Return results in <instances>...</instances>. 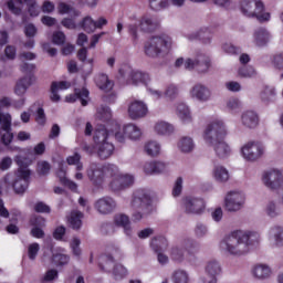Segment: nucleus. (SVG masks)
<instances>
[{
    "instance_id": "2f4dec72",
    "label": "nucleus",
    "mask_w": 283,
    "mask_h": 283,
    "mask_svg": "<svg viewBox=\"0 0 283 283\" xmlns=\"http://www.w3.org/2000/svg\"><path fill=\"white\" fill-rule=\"evenodd\" d=\"M271 274H272L271 266L263 263L256 264L252 269V275L256 280H269V277H271Z\"/></svg>"
},
{
    "instance_id": "6e6d98bb",
    "label": "nucleus",
    "mask_w": 283,
    "mask_h": 283,
    "mask_svg": "<svg viewBox=\"0 0 283 283\" xmlns=\"http://www.w3.org/2000/svg\"><path fill=\"white\" fill-rule=\"evenodd\" d=\"M53 262L57 264V266H65V264L70 263V255L64 253H55L53 254Z\"/></svg>"
},
{
    "instance_id": "6ab92c4d",
    "label": "nucleus",
    "mask_w": 283,
    "mask_h": 283,
    "mask_svg": "<svg viewBox=\"0 0 283 283\" xmlns=\"http://www.w3.org/2000/svg\"><path fill=\"white\" fill-rule=\"evenodd\" d=\"M182 207L187 213L198 216L205 211V200L196 197H186L182 200Z\"/></svg>"
},
{
    "instance_id": "37998d69",
    "label": "nucleus",
    "mask_w": 283,
    "mask_h": 283,
    "mask_svg": "<svg viewBox=\"0 0 283 283\" xmlns=\"http://www.w3.org/2000/svg\"><path fill=\"white\" fill-rule=\"evenodd\" d=\"M33 224H35V227L31 229V235L38 239L45 238V232L43 231V229L39 228L45 227V219L43 217H38L35 218Z\"/></svg>"
},
{
    "instance_id": "20e7f679",
    "label": "nucleus",
    "mask_w": 283,
    "mask_h": 283,
    "mask_svg": "<svg viewBox=\"0 0 283 283\" xmlns=\"http://www.w3.org/2000/svg\"><path fill=\"white\" fill-rule=\"evenodd\" d=\"M174 40L168 34L154 35L144 43V53L148 59H163L171 52Z\"/></svg>"
},
{
    "instance_id": "c9c22d12",
    "label": "nucleus",
    "mask_w": 283,
    "mask_h": 283,
    "mask_svg": "<svg viewBox=\"0 0 283 283\" xmlns=\"http://www.w3.org/2000/svg\"><path fill=\"white\" fill-rule=\"evenodd\" d=\"M155 133L158 136H171L174 134L175 128L174 125L169 124V122L159 120L155 124Z\"/></svg>"
},
{
    "instance_id": "f03ea898",
    "label": "nucleus",
    "mask_w": 283,
    "mask_h": 283,
    "mask_svg": "<svg viewBox=\"0 0 283 283\" xmlns=\"http://www.w3.org/2000/svg\"><path fill=\"white\" fill-rule=\"evenodd\" d=\"M227 125L221 119H214L207 125L203 133V140L213 148V151L218 158L224 160L231 156V146L224 142L227 138Z\"/></svg>"
},
{
    "instance_id": "58836bf2",
    "label": "nucleus",
    "mask_w": 283,
    "mask_h": 283,
    "mask_svg": "<svg viewBox=\"0 0 283 283\" xmlns=\"http://www.w3.org/2000/svg\"><path fill=\"white\" fill-rule=\"evenodd\" d=\"M163 147L160 146V143L156 140H149L144 145V151L147 156H150V158H157V156H160Z\"/></svg>"
},
{
    "instance_id": "c85d7f7f",
    "label": "nucleus",
    "mask_w": 283,
    "mask_h": 283,
    "mask_svg": "<svg viewBox=\"0 0 283 283\" xmlns=\"http://www.w3.org/2000/svg\"><path fill=\"white\" fill-rule=\"evenodd\" d=\"M95 149L101 160H107V158L114 154V144L104 142L102 144L95 145Z\"/></svg>"
},
{
    "instance_id": "a211bd4d",
    "label": "nucleus",
    "mask_w": 283,
    "mask_h": 283,
    "mask_svg": "<svg viewBox=\"0 0 283 283\" xmlns=\"http://www.w3.org/2000/svg\"><path fill=\"white\" fill-rule=\"evenodd\" d=\"M196 249V242L191 239H186L182 245H175L170 249V258L175 262H182L185 260V250L186 251H193Z\"/></svg>"
},
{
    "instance_id": "c756f323",
    "label": "nucleus",
    "mask_w": 283,
    "mask_h": 283,
    "mask_svg": "<svg viewBox=\"0 0 283 283\" xmlns=\"http://www.w3.org/2000/svg\"><path fill=\"white\" fill-rule=\"evenodd\" d=\"M83 212L78 210L71 211V213L67 216L69 227H71V229H73L74 231L81 230V227H83Z\"/></svg>"
},
{
    "instance_id": "4d7b16f0",
    "label": "nucleus",
    "mask_w": 283,
    "mask_h": 283,
    "mask_svg": "<svg viewBox=\"0 0 283 283\" xmlns=\"http://www.w3.org/2000/svg\"><path fill=\"white\" fill-rule=\"evenodd\" d=\"M196 238H207L209 235V228L205 223H197L195 227Z\"/></svg>"
},
{
    "instance_id": "8fccbe9b",
    "label": "nucleus",
    "mask_w": 283,
    "mask_h": 283,
    "mask_svg": "<svg viewBox=\"0 0 283 283\" xmlns=\"http://www.w3.org/2000/svg\"><path fill=\"white\" fill-rule=\"evenodd\" d=\"M169 7V0H149V8L154 12H160Z\"/></svg>"
},
{
    "instance_id": "338daca9",
    "label": "nucleus",
    "mask_w": 283,
    "mask_h": 283,
    "mask_svg": "<svg viewBox=\"0 0 283 283\" xmlns=\"http://www.w3.org/2000/svg\"><path fill=\"white\" fill-rule=\"evenodd\" d=\"M59 277V271L51 269L45 272L44 276L42 277V282H54Z\"/></svg>"
},
{
    "instance_id": "f3484780",
    "label": "nucleus",
    "mask_w": 283,
    "mask_h": 283,
    "mask_svg": "<svg viewBox=\"0 0 283 283\" xmlns=\"http://www.w3.org/2000/svg\"><path fill=\"white\" fill-rule=\"evenodd\" d=\"M0 125L3 132H6L1 137V142L8 147L14 138V134H12V116H10V114L0 113Z\"/></svg>"
},
{
    "instance_id": "13d9d810",
    "label": "nucleus",
    "mask_w": 283,
    "mask_h": 283,
    "mask_svg": "<svg viewBox=\"0 0 283 283\" xmlns=\"http://www.w3.org/2000/svg\"><path fill=\"white\" fill-rule=\"evenodd\" d=\"M66 161L69 165H75L77 171H83V164L81 163V155L78 153L67 157Z\"/></svg>"
},
{
    "instance_id": "473e14b6",
    "label": "nucleus",
    "mask_w": 283,
    "mask_h": 283,
    "mask_svg": "<svg viewBox=\"0 0 283 283\" xmlns=\"http://www.w3.org/2000/svg\"><path fill=\"white\" fill-rule=\"evenodd\" d=\"M188 39L189 41H196V39H199V41H202L205 45H209V43H211V30H209V28H202L195 33L188 34Z\"/></svg>"
},
{
    "instance_id": "680f3d73",
    "label": "nucleus",
    "mask_w": 283,
    "mask_h": 283,
    "mask_svg": "<svg viewBox=\"0 0 283 283\" xmlns=\"http://www.w3.org/2000/svg\"><path fill=\"white\" fill-rule=\"evenodd\" d=\"M239 76L242 78H251V76H255V69H253V66H242L239 69Z\"/></svg>"
},
{
    "instance_id": "f257e3e1",
    "label": "nucleus",
    "mask_w": 283,
    "mask_h": 283,
    "mask_svg": "<svg viewBox=\"0 0 283 283\" xmlns=\"http://www.w3.org/2000/svg\"><path fill=\"white\" fill-rule=\"evenodd\" d=\"M259 242L260 234L258 232H244L238 230L226 237L220 242V249L223 253H228V255L240 258L242 255H247V253L251 251V247Z\"/></svg>"
},
{
    "instance_id": "5fc2aeb1",
    "label": "nucleus",
    "mask_w": 283,
    "mask_h": 283,
    "mask_svg": "<svg viewBox=\"0 0 283 283\" xmlns=\"http://www.w3.org/2000/svg\"><path fill=\"white\" fill-rule=\"evenodd\" d=\"M265 213L269 218H277V216H280V208H277L275 202L270 201L265 207Z\"/></svg>"
},
{
    "instance_id": "aec40b11",
    "label": "nucleus",
    "mask_w": 283,
    "mask_h": 283,
    "mask_svg": "<svg viewBox=\"0 0 283 283\" xmlns=\"http://www.w3.org/2000/svg\"><path fill=\"white\" fill-rule=\"evenodd\" d=\"M147 114H149V108L143 101H134L128 106V116L132 118V120L145 118Z\"/></svg>"
},
{
    "instance_id": "412c9836",
    "label": "nucleus",
    "mask_w": 283,
    "mask_h": 283,
    "mask_svg": "<svg viewBox=\"0 0 283 283\" xmlns=\"http://www.w3.org/2000/svg\"><path fill=\"white\" fill-rule=\"evenodd\" d=\"M95 209L102 216H107L116 209V201L112 197H103L95 202Z\"/></svg>"
},
{
    "instance_id": "4468645a",
    "label": "nucleus",
    "mask_w": 283,
    "mask_h": 283,
    "mask_svg": "<svg viewBox=\"0 0 283 283\" xmlns=\"http://www.w3.org/2000/svg\"><path fill=\"white\" fill-rule=\"evenodd\" d=\"M262 180L268 189H280L283 182L282 171L270 169L263 174Z\"/></svg>"
},
{
    "instance_id": "1a4fd4ad",
    "label": "nucleus",
    "mask_w": 283,
    "mask_h": 283,
    "mask_svg": "<svg viewBox=\"0 0 283 283\" xmlns=\"http://www.w3.org/2000/svg\"><path fill=\"white\" fill-rule=\"evenodd\" d=\"M266 148L261 142H248L241 147V156L247 163H255L264 156Z\"/></svg>"
},
{
    "instance_id": "2eb2a0df",
    "label": "nucleus",
    "mask_w": 283,
    "mask_h": 283,
    "mask_svg": "<svg viewBox=\"0 0 283 283\" xmlns=\"http://www.w3.org/2000/svg\"><path fill=\"white\" fill-rule=\"evenodd\" d=\"M212 96L211 90L201 83L195 84L190 90V97L199 103H209Z\"/></svg>"
},
{
    "instance_id": "7ed1b4c3",
    "label": "nucleus",
    "mask_w": 283,
    "mask_h": 283,
    "mask_svg": "<svg viewBox=\"0 0 283 283\" xmlns=\"http://www.w3.org/2000/svg\"><path fill=\"white\" fill-rule=\"evenodd\" d=\"M15 163L19 167L18 170L14 174L8 172L3 180L7 187H12L15 193H25L30 185V176L32 172L28 169V163H25L24 157L17 156Z\"/></svg>"
},
{
    "instance_id": "ea45409f",
    "label": "nucleus",
    "mask_w": 283,
    "mask_h": 283,
    "mask_svg": "<svg viewBox=\"0 0 283 283\" xmlns=\"http://www.w3.org/2000/svg\"><path fill=\"white\" fill-rule=\"evenodd\" d=\"M107 138H109V132H107V128L105 126L101 125L95 128L93 140L96 145H101L103 143H108Z\"/></svg>"
},
{
    "instance_id": "e433bc0d",
    "label": "nucleus",
    "mask_w": 283,
    "mask_h": 283,
    "mask_svg": "<svg viewBox=\"0 0 283 283\" xmlns=\"http://www.w3.org/2000/svg\"><path fill=\"white\" fill-rule=\"evenodd\" d=\"M275 96H277V92L275 91L274 86L266 85L260 92V98H261V102L264 103V105H269V103H273V101H275Z\"/></svg>"
},
{
    "instance_id": "dca6fc26",
    "label": "nucleus",
    "mask_w": 283,
    "mask_h": 283,
    "mask_svg": "<svg viewBox=\"0 0 283 283\" xmlns=\"http://www.w3.org/2000/svg\"><path fill=\"white\" fill-rule=\"evenodd\" d=\"M252 39L256 48H268L269 43L273 41V34L269 29L260 27L253 31Z\"/></svg>"
},
{
    "instance_id": "e2e57ef3",
    "label": "nucleus",
    "mask_w": 283,
    "mask_h": 283,
    "mask_svg": "<svg viewBox=\"0 0 283 283\" xmlns=\"http://www.w3.org/2000/svg\"><path fill=\"white\" fill-rule=\"evenodd\" d=\"M240 99L238 97H230L227 101L226 107L228 112H238V108L240 107Z\"/></svg>"
},
{
    "instance_id": "72a5a7b5",
    "label": "nucleus",
    "mask_w": 283,
    "mask_h": 283,
    "mask_svg": "<svg viewBox=\"0 0 283 283\" xmlns=\"http://www.w3.org/2000/svg\"><path fill=\"white\" fill-rule=\"evenodd\" d=\"M99 269L106 273H112L116 266L114 256L112 254H103L98 259Z\"/></svg>"
},
{
    "instance_id": "f704fd0d",
    "label": "nucleus",
    "mask_w": 283,
    "mask_h": 283,
    "mask_svg": "<svg viewBox=\"0 0 283 283\" xmlns=\"http://www.w3.org/2000/svg\"><path fill=\"white\" fill-rule=\"evenodd\" d=\"M94 81L95 85H97V87L103 92H109L112 91V87H114V82L109 81V77L105 73L97 74Z\"/></svg>"
},
{
    "instance_id": "774afa93",
    "label": "nucleus",
    "mask_w": 283,
    "mask_h": 283,
    "mask_svg": "<svg viewBox=\"0 0 283 283\" xmlns=\"http://www.w3.org/2000/svg\"><path fill=\"white\" fill-rule=\"evenodd\" d=\"M272 63L276 70H283V53H276L272 57Z\"/></svg>"
},
{
    "instance_id": "5701e85b",
    "label": "nucleus",
    "mask_w": 283,
    "mask_h": 283,
    "mask_svg": "<svg viewBox=\"0 0 283 283\" xmlns=\"http://www.w3.org/2000/svg\"><path fill=\"white\" fill-rule=\"evenodd\" d=\"M143 169L147 176L165 174L167 171V164L164 161H146Z\"/></svg>"
},
{
    "instance_id": "9b49d317",
    "label": "nucleus",
    "mask_w": 283,
    "mask_h": 283,
    "mask_svg": "<svg viewBox=\"0 0 283 283\" xmlns=\"http://www.w3.org/2000/svg\"><path fill=\"white\" fill-rule=\"evenodd\" d=\"M111 184L109 187L112 191H125V189H129V187L134 186L136 178L132 174H123L120 169L117 167V172L115 175H111Z\"/></svg>"
},
{
    "instance_id": "b1692460",
    "label": "nucleus",
    "mask_w": 283,
    "mask_h": 283,
    "mask_svg": "<svg viewBox=\"0 0 283 283\" xmlns=\"http://www.w3.org/2000/svg\"><path fill=\"white\" fill-rule=\"evenodd\" d=\"M241 124L243 127H247V129H255L260 124V117L258 113L253 111H245L241 114Z\"/></svg>"
},
{
    "instance_id": "a19ab883",
    "label": "nucleus",
    "mask_w": 283,
    "mask_h": 283,
    "mask_svg": "<svg viewBox=\"0 0 283 283\" xmlns=\"http://www.w3.org/2000/svg\"><path fill=\"white\" fill-rule=\"evenodd\" d=\"M124 134L127 136V138H130V140H138L140 136H143V132L140 128L134 124H128L123 127Z\"/></svg>"
},
{
    "instance_id": "0e129e2a",
    "label": "nucleus",
    "mask_w": 283,
    "mask_h": 283,
    "mask_svg": "<svg viewBox=\"0 0 283 283\" xmlns=\"http://www.w3.org/2000/svg\"><path fill=\"white\" fill-rule=\"evenodd\" d=\"M179 91L178 86L170 84L166 91H165V96L169 98L170 101H174L175 98L178 97Z\"/></svg>"
},
{
    "instance_id": "a18cd8bd",
    "label": "nucleus",
    "mask_w": 283,
    "mask_h": 283,
    "mask_svg": "<svg viewBox=\"0 0 283 283\" xmlns=\"http://www.w3.org/2000/svg\"><path fill=\"white\" fill-rule=\"evenodd\" d=\"M213 177L217 182H227L229 180V170L224 166L213 168Z\"/></svg>"
},
{
    "instance_id": "de8ad7c7",
    "label": "nucleus",
    "mask_w": 283,
    "mask_h": 283,
    "mask_svg": "<svg viewBox=\"0 0 283 283\" xmlns=\"http://www.w3.org/2000/svg\"><path fill=\"white\" fill-rule=\"evenodd\" d=\"M81 28L84 30V32H87L91 34V32L96 31V22L92 17H85L81 23Z\"/></svg>"
},
{
    "instance_id": "9d476101",
    "label": "nucleus",
    "mask_w": 283,
    "mask_h": 283,
    "mask_svg": "<svg viewBox=\"0 0 283 283\" xmlns=\"http://www.w3.org/2000/svg\"><path fill=\"white\" fill-rule=\"evenodd\" d=\"M211 67V57L198 52L195 57H189L185 61V70H195L198 74H207Z\"/></svg>"
},
{
    "instance_id": "69168bd1",
    "label": "nucleus",
    "mask_w": 283,
    "mask_h": 283,
    "mask_svg": "<svg viewBox=\"0 0 283 283\" xmlns=\"http://www.w3.org/2000/svg\"><path fill=\"white\" fill-rule=\"evenodd\" d=\"M222 50L223 52H226V54H241L242 50L231 43H224L222 45Z\"/></svg>"
},
{
    "instance_id": "423d86ee",
    "label": "nucleus",
    "mask_w": 283,
    "mask_h": 283,
    "mask_svg": "<svg viewBox=\"0 0 283 283\" xmlns=\"http://www.w3.org/2000/svg\"><path fill=\"white\" fill-rule=\"evenodd\" d=\"M118 171V166L114 164H98V163H91L86 174L88 180H91L94 187H101L103 182H105V178H111L112 175H116Z\"/></svg>"
},
{
    "instance_id": "a878e982",
    "label": "nucleus",
    "mask_w": 283,
    "mask_h": 283,
    "mask_svg": "<svg viewBox=\"0 0 283 283\" xmlns=\"http://www.w3.org/2000/svg\"><path fill=\"white\" fill-rule=\"evenodd\" d=\"M114 222L116 227H120L124 230L125 235H132L134 233V229L132 228V221L127 214H116L114 217Z\"/></svg>"
},
{
    "instance_id": "bf43d9fd",
    "label": "nucleus",
    "mask_w": 283,
    "mask_h": 283,
    "mask_svg": "<svg viewBox=\"0 0 283 283\" xmlns=\"http://www.w3.org/2000/svg\"><path fill=\"white\" fill-rule=\"evenodd\" d=\"M34 70H36V64H32V63H28V62H23L20 65V71L23 74H27V76H34Z\"/></svg>"
},
{
    "instance_id": "603ef678",
    "label": "nucleus",
    "mask_w": 283,
    "mask_h": 283,
    "mask_svg": "<svg viewBox=\"0 0 283 283\" xmlns=\"http://www.w3.org/2000/svg\"><path fill=\"white\" fill-rule=\"evenodd\" d=\"M115 280H123L124 277H127L128 272L127 268H125L123 264H116L112 271Z\"/></svg>"
},
{
    "instance_id": "052dcab7",
    "label": "nucleus",
    "mask_w": 283,
    "mask_h": 283,
    "mask_svg": "<svg viewBox=\"0 0 283 283\" xmlns=\"http://www.w3.org/2000/svg\"><path fill=\"white\" fill-rule=\"evenodd\" d=\"M39 251H41V245L39 243H31L28 247V255L29 260H36V255H39Z\"/></svg>"
},
{
    "instance_id": "bb28decb",
    "label": "nucleus",
    "mask_w": 283,
    "mask_h": 283,
    "mask_svg": "<svg viewBox=\"0 0 283 283\" xmlns=\"http://www.w3.org/2000/svg\"><path fill=\"white\" fill-rule=\"evenodd\" d=\"M206 273L211 276L208 283H218V275L222 273V266L217 260H211L206 266Z\"/></svg>"
},
{
    "instance_id": "6e6552de",
    "label": "nucleus",
    "mask_w": 283,
    "mask_h": 283,
    "mask_svg": "<svg viewBox=\"0 0 283 283\" xmlns=\"http://www.w3.org/2000/svg\"><path fill=\"white\" fill-rule=\"evenodd\" d=\"M160 25V22L156 20V18L151 15H143L139 19L138 24H129L128 25V32L133 36L134 43L138 40V28L142 30V32H154L158 30V27Z\"/></svg>"
},
{
    "instance_id": "393cba45",
    "label": "nucleus",
    "mask_w": 283,
    "mask_h": 283,
    "mask_svg": "<svg viewBox=\"0 0 283 283\" xmlns=\"http://www.w3.org/2000/svg\"><path fill=\"white\" fill-rule=\"evenodd\" d=\"M76 99L81 101L83 107H86L90 101V91L87 88H75L74 95H67L65 97L66 103H75Z\"/></svg>"
},
{
    "instance_id": "4be33fe9",
    "label": "nucleus",
    "mask_w": 283,
    "mask_h": 283,
    "mask_svg": "<svg viewBox=\"0 0 283 283\" xmlns=\"http://www.w3.org/2000/svg\"><path fill=\"white\" fill-rule=\"evenodd\" d=\"M34 81H36L34 75H25L18 80L14 86V94H17V96H24L25 92L34 84Z\"/></svg>"
},
{
    "instance_id": "cd10ccee",
    "label": "nucleus",
    "mask_w": 283,
    "mask_h": 283,
    "mask_svg": "<svg viewBox=\"0 0 283 283\" xmlns=\"http://www.w3.org/2000/svg\"><path fill=\"white\" fill-rule=\"evenodd\" d=\"M269 240L272 241L273 247H283V227L272 226L269 230Z\"/></svg>"
},
{
    "instance_id": "864d4df0",
    "label": "nucleus",
    "mask_w": 283,
    "mask_h": 283,
    "mask_svg": "<svg viewBox=\"0 0 283 283\" xmlns=\"http://www.w3.org/2000/svg\"><path fill=\"white\" fill-rule=\"evenodd\" d=\"M97 118L99 120H111L112 119V108L107 106H102L97 109Z\"/></svg>"
},
{
    "instance_id": "49530a36",
    "label": "nucleus",
    "mask_w": 283,
    "mask_h": 283,
    "mask_svg": "<svg viewBox=\"0 0 283 283\" xmlns=\"http://www.w3.org/2000/svg\"><path fill=\"white\" fill-rule=\"evenodd\" d=\"M174 283H189V273L185 270H176L172 274Z\"/></svg>"
},
{
    "instance_id": "3c124183",
    "label": "nucleus",
    "mask_w": 283,
    "mask_h": 283,
    "mask_svg": "<svg viewBox=\"0 0 283 283\" xmlns=\"http://www.w3.org/2000/svg\"><path fill=\"white\" fill-rule=\"evenodd\" d=\"M111 132L114 134V136L118 143H125V138L127 136L125 135V132H123L120 124L114 122L113 128L111 129Z\"/></svg>"
},
{
    "instance_id": "c03bdc74",
    "label": "nucleus",
    "mask_w": 283,
    "mask_h": 283,
    "mask_svg": "<svg viewBox=\"0 0 283 283\" xmlns=\"http://www.w3.org/2000/svg\"><path fill=\"white\" fill-rule=\"evenodd\" d=\"M177 116L182 123H191V111L186 104H179L177 106Z\"/></svg>"
},
{
    "instance_id": "39448f33",
    "label": "nucleus",
    "mask_w": 283,
    "mask_h": 283,
    "mask_svg": "<svg viewBox=\"0 0 283 283\" xmlns=\"http://www.w3.org/2000/svg\"><path fill=\"white\" fill-rule=\"evenodd\" d=\"M130 207L135 209L133 213V222H140V220L154 213V201L149 191L145 189L137 190Z\"/></svg>"
},
{
    "instance_id": "0eeeda50",
    "label": "nucleus",
    "mask_w": 283,
    "mask_h": 283,
    "mask_svg": "<svg viewBox=\"0 0 283 283\" xmlns=\"http://www.w3.org/2000/svg\"><path fill=\"white\" fill-rule=\"evenodd\" d=\"M240 12L248 19H258L260 23L271 21V13L264 12V2L262 0H241Z\"/></svg>"
},
{
    "instance_id": "f8f14e48",
    "label": "nucleus",
    "mask_w": 283,
    "mask_h": 283,
    "mask_svg": "<svg viewBox=\"0 0 283 283\" xmlns=\"http://www.w3.org/2000/svg\"><path fill=\"white\" fill-rule=\"evenodd\" d=\"M244 202H247V197L240 191H230L224 198L226 210L230 213L240 211L244 207Z\"/></svg>"
},
{
    "instance_id": "7c9ffc66",
    "label": "nucleus",
    "mask_w": 283,
    "mask_h": 283,
    "mask_svg": "<svg viewBox=\"0 0 283 283\" xmlns=\"http://www.w3.org/2000/svg\"><path fill=\"white\" fill-rule=\"evenodd\" d=\"M148 81H150V77L146 72L136 70L129 72V83H132V85H147Z\"/></svg>"
},
{
    "instance_id": "4c0bfd02",
    "label": "nucleus",
    "mask_w": 283,
    "mask_h": 283,
    "mask_svg": "<svg viewBox=\"0 0 283 283\" xmlns=\"http://www.w3.org/2000/svg\"><path fill=\"white\" fill-rule=\"evenodd\" d=\"M177 146L182 154H191V151L196 149V143L193 142V138L189 136L181 137Z\"/></svg>"
},
{
    "instance_id": "09e8293b",
    "label": "nucleus",
    "mask_w": 283,
    "mask_h": 283,
    "mask_svg": "<svg viewBox=\"0 0 283 283\" xmlns=\"http://www.w3.org/2000/svg\"><path fill=\"white\" fill-rule=\"evenodd\" d=\"M57 11L60 14H70L72 12L73 17H80L81 12L78 10H75L70 4L65 2H60L57 6Z\"/></svg>"
},
{
    "instance_id": "79ce46f5",
    "label": "nucleus",
    "mask_w": 283,
    "mask_h": 283,
    "mask_svg": "<svg viewBox=\"0 0 283 283\" xmlns=\"http://www.w3.org/2000/svg\"><path fill=\"white\" fill-rule=\"evenodd\" d=\"M150 247L155 253H160V251H165L169 247V241L165 237H156L151 239Z\"/></svg>"
},
{
    "instance_id": "ddd939ff",
    "label": "nucleus",
    "mask_w": 283,
    "mask_h": 283,
    "mask_svg": "<svg viewBox=\"0 0 283 283\" xmlns=\"http://www.w3.org/2000/svg\"><path fill=\"white\" fill-rule=\"evenodd\" d=\"M23 3L28 6L29 14H31V17H39V10H36V0H10L8 2V9L10 12H12V14L19 17L23 10Z\"/></svg>"
}]
</instances>
